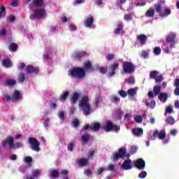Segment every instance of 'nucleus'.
<instances>
[{"instance_id": "nucleus-1", "label": "nucleus", "mask_w": 179, "mask_h": 179, "mask_svg": "<svg viewBox=\"0 0 179 179\" xmlns=\"http://www.w3.org/2000/svg\"><path fill=\"white\" fill-rule=\"evenodd\" d=\"M80 108H83V114L85 115H89L92 112V109L90 108V103H89V97L88 96H83L79 103Z\"/></svg>"}, {"instance_id": "nucleus-17", "label": "nucleus", "mask_w": 179, "mask_h": 179, "mask_svg": "<svg viewBox=\"0 0 179 179\" xmlns=\"http://www.w3.org/2000/svg\"><path fill=\"white\" fill-rule=\"evenodd\" d=\"M25 71H27V72H28V73H38V68H34L31 66H27L25 68Z\"/></svg>"}, {"instance_id": "nucleus-33", "label": "nucleus", "mask_w": 179, "mask_h": 179, "mask_svg": "<svg viewBox=\"0 0 179 179\" xmlns=\"http://www.w3.org/2000/svg\"><path fill=\"white\" fill-rule=\"evenodd\" d=\"M162 87L160 86H155L153 88V92L155 93V95L157 96V94H159V93H160V90H161Z\"/></svg>"}, {"instance_id": "nucleus-6", "label": "nucleus", "mask_w": 179, "mask_h": 179, "mask_svg": "<svg viewBox=\"0 0 179 179\" xmlns=\"http://www.w3.org/2000/svg\"><path fill=\"white\" fill-rule=\"evenodd\" d=\"M155 12H157V13H159L161 17H167V16H169V15L171 13V11L170 10V9L166 8L165 12H166V13L164 14V13H163L162 10V6L159 3H157L155 5Z\"/></svg>"}, {"instance_id": "nucleus-23", "label": "nucleus", "mask_w": 179, "mask_h": 179, "mask_svg": "<svg viewBox=\"0 0 179 179\" xmlns=\"http://www.w3.org/2000/svg\"><path fill=\"white\" fill-rule=\"evenodd\" d=\"M2 65L5 68H10V66H12V62H10L9 59H6L3 61Z\"/></svg>"}, {"instance_id": "nucleus-4", "label": "nucleus", "mask_w": 179, "mask_h": 179, "mask_svg": "<svg viewBox=\"0 0 179 179\" xmlns=\"http://www.w3.org/2000/svg\"><path fill=\"white\" fill-rule=\"evenodd\" d=\"M85 74V69L82 68L72 69L69 71V75H70V76H75L76 78H83Z\"/></svg>"}, {"instance_id": "nucleus-28", "label": "nucleus", "mask_w": 179, "mask_h": 179, "mask_svg": "<svg viewBox=\"0 0 179 179\" xmlns=\"http://www.w3.org/2000/svg\"><path fill=\"white\" fill-rule=\"evenodd\" d=\"M78 163L80 166H86L88 163V161H87V159L83 158V159L78 160Z\"/></svg>"}, {"instance_id": "nucleus-21", "label": "nucleus", "mask_w": 179, "mask_h": 179, "mask_svg": "<svg viewBox=\"0 0 179 179\" xmlns=\"http://www.w3.org/2000/svg\"><path fill=\"white\" fill-rule=\"evenodd\" d=\"M92 24H93V17L92 16H90L85 21V25L86 26V27H89L92 26Z\"/></svg>"}, {"instance_id": "nucleus-54", "label": "nucleus", "mask_w": 179, "mask_h": 179, "mask_svg": "<svg viewBox=\"0 0 179 179\" xmlns=\"http://www.w3.org/2000/svg\"><path fill=\"white\" fill-rule=\"evenodd\" d=\"M173 112V107L172 106H168L166 108V113H172Z\"/></svg>"}, {"instance_id": "nucleus-60", "label": "nucleus", "mask_w": 179, "mask_h": 179, "mask_svg": "<svg viewBox=\"0 0 179 179\" xmlns=\"http://www.w3.org/2000/svg\"><path fill=\"white\" fill-rule=\"evenodd\" d=\"M146 5V1H142L136 4V6H145Z\"/></svg>"}, {"instance_id": "nucleus-41", "label": "nucleus", "mask_w": 179, "mask_h": 179, "mask_svg": "<svg viewBox=\"0 0 179 179\" xmlns=\"http://www.w3.org/2000/svg\"><path fill=\"white\" fill-rule=\"evenodd\" d=\"M163 81V77L162 76H157L155 78V82L156 83H160V82Z\"/></svg>"}, {"instance_id": "nucleus-43", "label": "nucleus", "mask_w": 179, "mask_h": 179, "mask_svg": "<svg viewBox=\"0 0 179 179\" xmlns=\"http://www.w3.org/2000/svg\"><path fill=\"white\" fill-rule=\"evenodd\" d=\"M103 171H107V169L103 168V167H100L97 170V174H101V173H103Z\"/></svg>"}, {"instance_id": "nucleus-22", "label": "nucleus", "mask_w": 179, "mask_h": 179, "mask_svg": "<svg viewBox=\"0 0 179 179\" xmlns=\"http://www.w3.org/2000/svg\"><path fill=\"white\" fill-rule=\"evenodd\" d=\"M137 89L136 88H131L127 91V93L129 96V97H134V96H135V94H136V92H137Z\"/></svg>"}, {"instance_id": "nucleus-35", "label": "nucleus", "mask_w": 179, "mask_h": 179, "mask_svg": "<svg viewBox=\"0 0 179 179\" xmlns=\"http://www.w3.org/2000/svg\"><path fill=\"white\" fill-rule=\"evenodd\" d=\"M59 173H58V171H52V172H51V174H50V178H57V177H58V175H59Z\"/></svg>"}, {"instance_id": "nucleus-36", "label": "nucleus", "mask_w": 179, "mask_h": 179, "mask_svg": "<svg viewBox=\"0 0 179 179\" xmlns=\"http://www.w3.org/2000/svg\"><path fill=\"white\" fill-rule=\"evenodd\" d=\"M16 48H17V45L16 43H11L9 47L10 51H16Z\"/></svg>"}, {"instance_id": "nucleus-15", "label": "nucleus", "mask_w": 179, "mask_h": 179, "mask_svg": "<svg viewBox=\"0 0 179 179\" xmlns=\"http://www.w3.org/2000/svg\"><path fill=\"white\" fill-rule=\"evenodd\" d=\"M153 136H158L159 139H164L166 138V131L162 130L159 133V131H155L153 133Z\"/></svg>"}, {"instance_id": "nucleus-26", "label": "nucleus", "mask_w": 179, "mask_h": 179, "mask_svg": "<svg viewBox=\"0 0 179 179\" xmlns=\"http://www.w3.org/2000/svg\"><path fill=\"white\" fill-rule=\"evenodd\" d=\"M166 124H170L171 125H173V124H176V120H174V117L170 116L168 117L166 120Z\"/></svg>"}, {"instance_id": "nucleus-48", "label": "nucleus", "mask_w": 179, "mask_h": 179, "mask_svg": "<svg viewBox=\"0 0 179 179\" xmlns=\"http://www.w3.org/2000/svg\"><path fill=\"white\" fill-rule=\"evenodd\" d=\"M31 160H32V159H31V157H25L24 158V162L25 163H30V162H31Z\"/></svg>"}, {"instance_id": "nucleus-8", "label": "nucleus", "mask_w": 179, "mask_h": 179, "mask_svg": "<svg viewBox=\"0 0 179 179\" xmlns=\"http://www.w3.org/2000/svg\"><path fill=\"white\" fill-rule=\"evenodd\" d=\"M20 99H22V95H20V92H19V91H15L12 97L9 96L8 95H5L3 100H5L6 101H15L16 100H20Z\"/></svg>"}, {"instance_id": "nucleus-18", "label": "nucleus", "mask_w": 179, "mask_h": 179, "mask_svg": "<svg viewBox=\"0 0 179 179\" xmlns=\"http://www.w3.org/2000/svg\"><path fill=\"white\" fill-rule=\"evenodd\" d=\"M118 68V63H113L109 68V74L111 76L114 75L115 69Z\"/></svg>"}, {"instance_id": "nucleus-10", "label": "nucleus", "mask_w": 179, "mask_h": 179, "mask_svg": "<svg viewBox=\"0 0 179 179\" xmlns=\"http://www.w3.org/2000/svg\"><path fill=\"white\" fill-rule=\"evenodd\" d=\"M29 143L31 145V149H33V150H35V152L40 151V148L38 147V146H40V143H38V141H37V139H36L34 138H29Z\"/></svg>"}, {"instance_id": "nucleus-47", "label": "nucleus", "mask_w": 179, "mask_h": 179, "mask_svg": "<svg viewBox=\"0 0 179 179\" xmlns=\"http://www.w3.org/2000/svg\"><path fill=\"white\" fill-rule=\"evenodd\" d=\"M131 19H132V15L129 14V15H124V20H127V22H129V20H131Z\"/></svg>"}, {"instance_id": "nucleus-46", "label": "nucleus", "mask_w": 179, "mask_h": 179, "mask_svg": "<svg viewBox=\"0 0 179 179\" xmlns=\"http://www.w3.org/2000/svg\"><path fill=\"white\" fill-rule=\"evenodd\" d=\"M11 5L12 6H14V8H16V6L19 5V1L17 0H12Z\"/></svg>"}, {"instance_id": "nucleus-51", "label": "nucleus", "mask_w": 179, "mask_h": 179, "mask_svg": "<svg viewBox=\"0 0 179 179\" xmlns=\"http://www.w3.org/2000/svg\"><path fill=\"white\" fill-rule=\"evenodd\" d=\"M149 55V52L148 51H143L142 52V57H143V58H147V57Z\"/></svg>"}, {"instance_id": "nucleus-13", "label": "nucleus", "mask_w": 179, "mask_h": 179, "mask_svg": "<svg viewBox=\"0 0 179 179\" xmlns=\"http://www.w3.org/2000/svg\"><path fill=\"white\" fill-rule=\"evenodd\" d=\"M100 123L99 122H95L93 123L91 126L86 124L85 126H84V129H92V131H99V129H100Z\"/></svg>"}, {"instance_id": "nucleus-19", "label": "nucleus", "mask_w": 179, "mask_h": 179, "mask_svg": "<svg viewBox=\"0 0 179 179\" xmlns=\"http://www.w3.org/2000/svg\"><path fill=\"white\" fill-rule=\"evenodd\" d=\"M132 132H133L134 136H141V135H142V134H143V129L136 128V129H134L132 130Z\"/></svg>"}, {"instance_id": "nucleus-59", "label": "nucleus", "mask_w": 179, "mask_h": 179, "mask_svg": "<svg viewBox=\"0 0 179 179\" xmlns=\"http://www.w3.org/2000/svg\"><path fill=\"white\" fill-rule=\"evenodd\" d=\"M3 12H5V7H3V6H0V17L1 16H2V13H3Z\"/></svg>"}, {"instance_id": "nucleus-34", "label": "nucleus", "mask_w": 179, "mask_h": 179, "mask_svg": "<svg viewBox=\"0 0 179 179\" xmlns=\"http://www.w3.org/2000/svg\"><path fill=\"white\" fill-rule=\"evenodd\" d=\"M84 68L85 69H90L91 71H92V64H90V62H87L84 63Z\"/></svg>"}, {"instance_id": "nucleus-14", "label": "nucleus", "mask_w": 179, "mask_h": 179, "mask_svg": "<svg viewBox=\"0 0 179 179\" xmlns=\"http://www.w3.org/2000/svg\"><path fill=\"white\" fill-rule=\"evenodd\" d=\"M134 167V164H132V161L131 159L126 160L122 164V168L124 170H131Z\"/></svg>"}, {"instance_id": "nucleus-53", "label": "nucleus", "mask_w": 179, "mask_h": 179, "mask_svg": "<svg viewBox=\"0 0 179 179\" xmlns=\"http://www.w3.org/2000/svg\"><path fill=\"white\" fill-rule=\"evenodd\" d=\"M82 141L83 142H87L89 141V136H83Z\"/></svg>"}, {"instance_id": "nucleus-40", "label": "nucleus", "mask_w": 179, "mask_h": 179, "mask_svg": "<svg viewBox=\"0 0 179 179\" xmlns=\"http://www.w3.org/2000/svg\"><path fill=\"white\" fill-rule=\"evenodd\" d=\"M85 55V52H82L80 53H75L74 57L77 58V59H79L80 58H82Z\"/></svg>"}, {"instance_id": "nucleus-58", "label": "nucleus", "mask_w": 179, "mask_h": 179, "mask_svg": "<svg viewBox=\"0 0 179 179\" xmlns=\"http://www.w3.org/2000/svg\"><path fill=\"white\" fill-rule=\"evenodd\" d=\"M61 176H63V177H66V175L68 174V171L67 170H63L61 172Z\"/></svg>"}, {"instance_id": "nucleus-55", "label": "nucleus", "mask_w": 179, "mask_h": 179, "mask_svg": "<svg viewBox=\"0 0 179 179\" xmlns=\"http://www.w3.org/2000/svg\"><path fill=\"white\" fill-rule=\"evenodd\" d=\"M18 80L20 82H23V80H24V75L20 74L18 77Z\"/></svg>"}, {"instance_id": "nucleus-50", "label": "nucleus", "mask_w": 179, "mask_h": 179, "mask_svg": "<svg viewBox=\"0 0 179 179\" xmlns=\"http://www.w3.org/2000/svg\"><path fill=\"white\" fill-rule=\"evenodd\" d=\"M72 124H73V125H74V127H78L79 121L77 119H75L73 120Z\"/></svg>"}, {"instance_id": "nucleus-45", "label": "nucleus", "mask_w": 179, "mask_h": 179, "mask_svg": "<svg viewBox=\"0 0 179 179\" xmlns=\"http://www.w3.org/2000/svg\"><path fill=\"white\" fill-rule=\"evenodd\" d=\"M119 94H120L121 97H127L128 96V94L125 91H119Z\"/></svg>"}, {"instance_id": "nucleus-29", "label": "nucleus", "mask_w": 179, "mask_h": 179, "mask_svg": "<svg viewBox=\"0 0 179 179\" xmlns=\"http://www.w3.org/2000/svg\"><path fill=\"white\" fill-rule=\"evenodd\" d=\"M157 75H159V71H152L150 72V77L152 79H155V78H157Z\"/></svg>"}, {"instance_id": "nucleus-38", "label": "nucleus", "mask_w": 179, "mask_h": 179, "mask_svg": "<svg viewBox=\"0 0 179 179\" xmlns=\"http://www.w3.org/2000/svg\"><path fill=\"white\" fill-rule=\"evenodd\" d=\"M115 34H118V33H122V24H119L118 27L115 31Z\"/></svg>"}, {"instance_id": "nucleus-32", "label": "nucleus", "mask_w": 179, "mask_h": 179, "mask_svg": "<svg viewBox=\"0 0 179 179\" xmlns=\"http://www.w3.org/2000/svg\"><path fill=\"white\" fill-rule=\"evenodd\" d=\"M143 120V117L141 115H136L134 117V120L136 122H138V124H141Z\"/></svg>"}, {"instance_id": "nucleus-31", "label": "nucleus", "mask_w": 179, "mask_h": 179, "mask_svg": "<svg viewBox=\"0 0 179 179\" xmlns=\"http://www.w3.org/2000/svg\"><path fill=\"white\" fill-rule=\"evenodd\" d=\"M145 105L150 106V108H155V107H156V101L152 100L150 103L149 101H145Z\"/></svg>"}, {"instance_id": "nucleus-49", "label": "nucleus", "mask_w": 179, "mask_h": 179, "mask_svg": "<svg viewBox=\"0 0 179 179\" xmlns=\"http://www.w3.org/2000/svg\"><path fill=\"white\" fill-rule=\"evenodd\" d=\"M112 101L113 103H120V99L117 96H113Z\"/></svg>"}, {"instance_id": "nucleus-56", "label": "nucleus", "mask_w": 179, "mask_h": 179, "mask_svg": "<svg viewBox=\"0 0 179 179\" xmlns=\"http://www.w3.org/2000/svg\"><path fill=\"white\" fill-rule=\"evenodd\" d=\"M76 29V26H75V24H71L69 25V30H71V31H73V30H75Z\"/></svg>"}, {"instance_id": "nucleus-37", "label": "nucleus", "mask_w": 179, "mask_h": 179, "mask_svg": "<svg viewBox=\"0 0 179 179\" xmlns=\"http://www.w3.org/2000/svg\"><path fill=\"white\" fill-rule=\"evenodd\" d=\"M160 52H162V49L159 47H156L155 49H154V54L155 55H159Z\"/></svg>"}, {"instance_id": "nucleus-20", "label": "nucleus", "mask_w": 179, "mask_h": 179, "mask_svg": "<svg viewBox=\"0 0 179 179\" xmlns=\"http://www.w3.org/2000/svg\"><path fill=\"white\" fill-rule=\"evenodd\" d=\"M169 97V96L167 95V94L166 93H162L159 95V99L160 100V101H162V103H166V101H167V98Z\"/></svg>"}, {"instance_id": "nucleus-61", "label": "nucleus", "mask_w": 179, "mask_h": 179, "mask_svg": "<svg viewBox=\"0 0 179 179\" xmlns=\"http://www.w3.org/2000/svg\"><path fill=\"white\" fill-rule=\"evenodd\" d=\"M174 86L175 87H179V78L175 80Z\"/></svg>"}, {"instance_id": "nucleus-5", "label": "nucleus", "mask_w": 179, "mask_h": 179, "mask_svg": "<svg viewBox=\"0 0 179 179\" xmlns=\"http://www.w3.org/2000/svg\"><path fill=\"white\" fill-rule=\"evenodd\" d=\"M45 16H47L45 10L43 8H38L34 10V14L30 15V19L32 20L34 19H41V17H45Z\"/></svg>"}, {"instance_id": "nucleus-16", "label": "nucleus", "mask_w": 179, "mask_h": 179, "mask_svg": "<svg viewBox=\"0 0 179 179\" xmlns=\"http://www.w3.org/2000/svg\"><path fill=\"white\" fill-rule=\"evenodd\" d=\"M138 40H139L141 45L146 43V40H148V36L145 34L138 35L137 37Z\"/></svg>"}, {"instance_id": "nucleus-11", "label": "nucleus", "mask_w": 179, "mask_h": 179, "mask_svg": "<svg viewBox=\"0 0 179 179\" xmlns=\"http://www.w3.org/2000/svg\"><path fill=\"white\" fill-rule=\"evenodd\" d=\"M127 150L125 148H120L119 150V152L113 155L112 159L113 160H117V159H122L124 157Z\"/></svg>"}, {"instance_id": "nucleus-42", "label": "nucleus", "mask_w": 179, "mask_h": 179, "mask_svg": "<svg viewBox=\"0 0 179 179\" xmlns=\"http://www.w3.org/2000/svg\"><path fill=\"white\" fill-rule=\"evenodd\" d=\"M127 83H129V85H134L135 83V78L134 77H130L127 80Z\"/></svg>"}, {"instance_id": "nucleus-44", "label": "nucleus", "mask_w": 179, "mask_h": 179, "mask_svg": "<svg viewBox=\"0 0 179 179\" xmlns=\"http://www.w3.org/2000/svg\"><path fill=\"white\" fill-rule=\"evenodd\" d=\"M146 176H148V173H146V171H142L138 175V177H139V178H145V177H146Z\"/></svg>"}, {"instance_id": "nucleus-12", "label": "nucleus", "mask_w": 179, "mask_h": 179, "mask_svg": "<svg viewBox=\"0 0 179 179\" xmlns=\"http://www.w3.org/2000/svg\"><path fill=\"white\" fill-rule=\"evenodd\" d=\"M135 167L138 170H143L145 169V161L142 159H138L134 162Z\"/></svg>"}, {"instance_id": "nucleus-64", "label": "nucleus", "mask_w": 179, "mask_h": 179, "mask_svg": "<svg viewBox=\"0 0 179 179\" xmlns=\"http://www.w3.org/2000/svg\"><path fill=\"white\" fill-rule=\"evenodd\" d=\"M174 94H176V96H179V87H176Z\"/></svg>"}, {"instance_id": "nucleus-9", "label": "nucleus", "mask_w": 179, "mask_h": 179, "mask_svg": "<svg viewBox=\"0 0 179 179\" xmlns=\"http://www.w3.org/2000/svg\"><path fill=\"white\" fill-rule=\"evenodd\" d=\"M123 71L124 72H125V73H131V72H134V71H135V67H134L132 63L124 62L123 63Z\"/></svg>"}, {"instance_id": "nucleus-57", "label": "nucleus", "mask_w": 179, "mask_h": 179, "mask_svg": "<svg viewBox=\"0 0 179 179\" xmlns=\"http://www.w3.org/2000/svg\"><path fill=\"white\" fill-rule=\"evenodd\" d=\"M72 149H73V143H70L68 145V150L72 151Z\"/></svg>"}, {"instance_id": "nucleus-2", "label": "nucleus", "mask_w": 179, "mask_h": 179, "mask_svg": "<svg viewBox=\"0 0 179 179\" xmlns=\"http://www.w3.org/2000/svg\"><path fill=\"white\" fill-rule=\"evenodd\" d=\"M174 40H176V34L171 33L167 36L166 43L162 45V49L167 54L170 52V51L169 50V48L173 47V45L176 44V41Z\"/></svg>"}, {"instance_id": "nucleus-30", "label": "nucleus", "mask_w": 179, "mask_h": 179, "mask_svg": "<svg viewBox=\"0 0 179 179\" xmlns=\"http://www.w3.org/2000/svg\"><path fill=\"white\" fill-rule=\"evenodd\" d=\"M79 96H80V94L78 93H74L71 97V103H75L76 100L79 99Z\"/></svg>"}, {"instance_id": "nucleus-7", "label": "nucleus", "mask_w": 179, "mask_h": 179, "mask_svg": "<svg viewBox=\"0 0 179 179\" xmlns=\"http://www.w3.org/2000/svg\"><path fill=\"white\" fill-rule=\"evenodd\" d=\"M101 127L103 128L106 132H110V131L120 130V127H118V126L113 124V123H111L110 121L106 122V125H102Z\"/></svg>"}, {"instance_id": "nucleus-3", "label": "nucleus", "mask_w": 179, "mask_h": 179, "mask_svg": "<svg viewBox=\"0 0 179 179\" xmlns=\"http://www.w3.org/2000/svg\"><path fill=\"white\" fill-rule=\"evenodd\" d=\"M3 148H9L10 149H19L22 148L21 143H13V138L8 136L6 139L1 143Z\"/></svg>"}, {"instance_id": "nucleus-24", "label": "nucleus", "mask_w": 179, "mask_h": 179, "mask_svg": "<svg viewBox=\"0 0 179 179\" xmlns=\"http://www.w3.org/2000/svg\"><path fill=\"white\" fill-rule=\"evenodd\" d=\"M5 83L6 86H14V85H16V81L15 80L7 79Z\"/></svg>"}, {"instance_id": "nucleus-39", "label": "nucleus", "mask_w": 179, "mask_h": 179, "mask_svg": "<svg viewBox=\"0 0 179 179\" xmlns=\"http://www.w3.org/2000/svg\"><path fill=\"white\" fill-rule=\"evenodd\" d=\"M33 3L36 6H41V5H43V0H33Z\"/></svg>"}, {"instance_id": "nucleus-25", "label": "nucleus", "mask_w": 179, "mask_h": 179, "mask_svg": "<svg viewBox=\"0 0 179 179\" xmlns=\"http://www.w3.org/2000/svg\"><path fill=\"white\" fill-rule=\"evenodd\" d=\"M145 16L147 17H152V16H155V10L150 8L146 13Z\"/></svg>"}, {"instance_id": "nucleus-27", "label": "nucleus", "mask_w": 179, "mask_h": 179, "mask_svg": "<svg viewBox=\"0 0 179 179\" xmlns=\"http://www.w3.org/2000/svg\"><path fill=\"white\" fill-rule=\"evenodd\" d=\"M69 92H64L63 94L60 96L59 100L60 101H64L66 100V97L69 96Z\"/></svg>"}, {"instance_id": "nucleus-52", "label": "nucleus", "mask_w": 179, "mask_h": 179, "mask_svg": "<svg viewBox=\"0 0 179 179\" xmlns=\"http://www.w3.org/2000/svg\"><path fill=\"white\" fill-rule=\"evenodd\" d=\"M136 150H138V147H136V146H132V147L131 148L130 152H131V153H135V152H136Z\"/></svg>"}, {"instance_id": "nucleus-62", "label": "nucleus", "mask_w": 179, "mask_h": 179, "mask_svg": "<svg viewBox=\"0 0 179 179\" xmlns=\"http://www.w3.org/2000/svg\"><path fill=\"white\" fill-rule=\"evenodd\" d=\"M58 116L61 120H64V112L62 111L59 112Z\"/></svg>"}, {"instance_id": "nucleus-63", "label": "nucleus", "mask_w": 179, "mask_h": 179, "mask_svg": "<svg viewBox=\"0 0 179 179\" xmlns=\"http://www.w3.org/2000/svg\"><path fill=\"white\" fill-rule=\"evenodd\" d=\"M113 58H114V55H108V56H106V59L108 61H110V59H113Z\"/></svg>"}]
</instances>
